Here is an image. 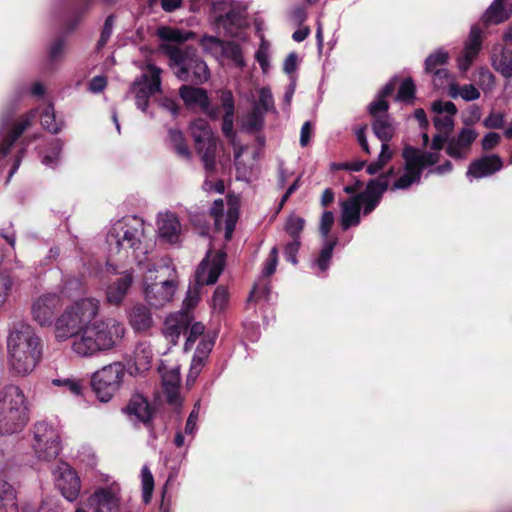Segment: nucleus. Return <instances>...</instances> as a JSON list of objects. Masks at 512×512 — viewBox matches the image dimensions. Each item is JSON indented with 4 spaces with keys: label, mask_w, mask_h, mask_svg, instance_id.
I'll list each match as a JSON object with an SVG mask.
<instances>
[{
    "label": "nucleus",
    "mask_w": 512,
    "mask_h": 512,
    "mask_svg": "<svg viewBox=\"0 0 512 512\" xmlns=\"http://www.w3.org/2000/svg\"><path fill=\"white\" fill-rule=\"evenodd\" d=\"M205 327L202 323L196 322L194 323L186 332H188V336L185 343V348L188 349L193 345L198 336L204 333Z\"/></svg>",
    "instance_id": "64"
},
{
    "label": "nucleus",
    "mask_w": 512,
    "mask_h": 512,
    "mask_svg": "<svg viewBox=\"0 0 512 512\" xmlns=\"http://www.w3.org/2000/svg\"><path fill=\"white\" fill-rule=\"evenodd\" d=\"M190 133L206 171L213 172L217 142L208 122L204 119L194 120L190 125Z\"/></svg>",
    "instance_id": "10"
},
{
    "label": "nucleus",
    "mask_w": 512,
    "mask_h": 512,
    "mask_svg": "<svg viewBox=\"0 0 512 512\" xmlns=\"http://www.w3.org/2000/svg\"><path fill=\"white\" fill-rule=\"evenodd\" d=\"M179 94L187 107L198 108L212 119L219 118V109L210 106L209 97L204 89L184 85L179 89Z\"/></svg>",
    "instance_id": "17"
},
{
    "label": "nucleus",
    "mask_w": 512,
    "mask_h": 512,
    "mask_svg": "<svg viewBox=\"0 0 512 512\" xmlns=\"http://www.w3.org/2000/svg\"><path fill=\"white\" fill-rule=\"evenodd\" d=\"M238 220V211L235 208H229L226 216H225V239L230 240L234 229L236 222Z\"/></svg>",
    "instance_id": "58"
},
{
    "label": "nucleus",
    "mask_w": 512,
    "mask_h": 512,
    "mask_svg": "<svg viewBox=\"0 0 512 512\" xmlns=\"http://www.w3.org/2000/svg\"><path fill=\"white\" fill-rule=\"evenodd\" d=\"M35 452L41 460H51L57 457L60 451L59 436L52 426L45 422L35 425Z\"/></svg>",
    "instance_id": "11"
},
{
    "label": "nucleus",
    "mask_w": 512,
    "mask_h": 512,
    "mask_svg": "<svg viewBox=\"0 0 512 512\" xmlns=\"http://www.w3.org/2000/svg\"><path fill=\"white\" fill-rule=\"evenodd\" d=\"M169 144L178 157L184 160H190L191 151L188 148L182 132L178 130L169 131Z\"/></svg>",
    "instance_id": "39"
},
{
    "label": "nucleus",
    "mask_w": 512,
    "mask_h": 512,
    "mask_svg": "<svg viewBox=\"0 0 512 512\" xmlns=\"http://www.w3.org/2000/svg\"><path fill=\"white\" fill-rule=\"evenodd\" d=\"M433 74V84L436 88H444L445 86L451 89V85H456L453 78L446 68H439L431 72Z\"/></svg>",
    "instance_id": "52"
},
{
    "label": "nucleus",
    "mask_w": 512,
    "mask_h": 512,
    "mask_svg": "<svg viewBox=\"0 0 512 512\" xmlns=\"http://www.w3.org/2000/svg\"><path fill=\"white\" fill-rule=\"evenodd\" d=\"M504 0H494L482 17L485 24H499L509 18L512 13V3L503 4Z\"/></svg>",
    "instance_id": "34"
},
{
    "label": "nucleus",
    "mask_w": 512,
    "mask_h": 512,
    "mask_svg": "<svg viewBox=\"0 0 512 512\" xmlns=\"http://www.w3.org/2000/svg\"><path fill=\"white\" fill-rule=\"evenodd\" d=\"M128 319L135 331H146L153 326L151 312L143 304L134 305L129 311Z\"/></svg>",
    "instance_id": "32"
},
{
    "label": "nucleus",
    "mask_w": 512,
    "mask_h": 512,
    "mask_svg": "<svg viewBox=\"0 0 512 512\" xmlns=\"http://www.w3.org/2000/svg\"><path fill=\"white\" fill-rule=\"evenodd\" d=\"M54 476L63 497L69 502L75 501L81 489L77 473L67 463L62 462L55 469Z\"/></svg>",
    "instance_id": "15"
},
{
    "label": "nucleus",
    "mask_w": 512,
    "mask_h": 512,
    "mask_svg": "<svg viewBox=\"0 0 512 512\" xmlns=\"http://www.w3.org/2000/svg\"><path fill=\"white\" fill-rule=\"evenodd\" d=\"M12 285L13 280L11 276L6 273H0V307L6 302Z\"/></svg>",
    "instance_id": "60"
},
{
    "label": "nucleus",
    "mask_w": 512,
    "mask_h": 512,
    "mask_svg": "<svg viewBox=\"0 0 512 512\" xmlns=\"http://www.w3.org/2000/svg\"><path fill=\"white\" fill-rule=\"evenodd\" d=\"M28 420V404L23 391L14 385L0 390V433L21 431Z\"/></svg>",
    "instance_id": "6"
},
{
    "label": "nucleus",
    "mask_w": 512,
    "mask_h": 512,
    "mask_svg": "<svg viewBox=\"0 0 512 512\" xmlns=\"http://www.w3.org/2000/svg\"><path fill=\"white\" fill-rule=\"evenodd\" d=\"M483 125L489 129H500L504 125V114L501 112H491L483 121Z\"/></svg>",
    "instance_id": "62"
},
{
    "label": "nucleus",
    "mask_w": 512,
    "mask_h": 512,
    "mask_svg": "<svg viewBox=\"0 0 512 512\" xmlns=\"http://www.w3.org/2000/svg\"><path fill=\"white\" fill-rule=\"evenodd\" d=\"M264 113L260 107H253V110L248 115L245 121V128L248 131H257L262 128L264 123Z\"/></svg>",
    "instance_id": "51"
},
{
    "label": "nucleus",
    "mask_w": 512,
    "mask_h": 512,
    "mask_svg": "<svg viewBox=\"0 0 512 512\" xmlns=\"http://www.w3.org/2000/svg\"><path fill=\"white\" fill-rule=\"evenodd\" d=\"M337 244V239L334 238L332 240H325V243L318 255V257L314 260L313 266L317 267L320 272H325L332 258L333 250Z\"/></svg>",
    "instance_id": "40"
},
{
    "label": "nucleus",
    "mask_w": 512,
    "mask_h": 512,
    "mask_svg": "<svg viewBox=\"0 0 512 512\" xmlns=\"http://www.w3.org/2000/svg\"><path fill=\"white\" fill-rule=\"evenodd\" d=\"M190 319L187 313H178L166 318L164 335L175 344L181 333H186Z\"/></svg>",
    "instance_id": "29"
},
{
    "label": "nucleus",
    "mask_w": 512,
    "mask_h": 512,
    "mask_svg": "<svg viewBox=\"0 0 512 512\" xmlns=\"http://www.w3.org/2000/svg\"><path fill=\"white\" fill-rule=\"evenodd\" d=\"M375 136L382 142H389L395 132L393 121L387 114L375 118L372 125Z\"/></svg>",
    "instance_id": "35"
},
{
    "label": "nucleus",
    "mask_w": 512,
    "mask_h": 512,
    "mask_svg": "<svg viewBox=\"0 0 512 512\" xmlns=\"http://www.w3.org/2000/svg\"><path fill=\"white\" fill-rule=\"evenodd\" d=\"M41 124L43 128L51 133H58L61 130V125L55 119L54 108L52 105H47L41 113Z\"/></svg>",
    "instance_id": "49"
},
{
    "label": "nucleus",
    "mask_w": 512,
    "mask_h": 512,
    "mask_svg": "<svg viewBox=\"0 0 512 512\" xmlns=\"http://www.w3.org/2000/svg\"><path fill=\"white\" fill-rule=\"evenodd\" d=\"M434 127L440 133H450L454 128L457 107L451 101H434L431 107Z\"/></svg>",
    "instance_id": "18"
},
{
    "label": "nucleus",
    "mask_w": 512,
    "mask_h": 512,
    "mask_svg": "<svg viewBox=\"0 0 512 512\" xmlns=\"http://www.w3.org/2000/svg\"><path fill=\"white\" fill-rule=\"evenodd\" d=\"M63 143L60 140H55L51 143L49 151L43 156L42 163L46 166H55L60 158L62 152Z\"/></svg>",
    "instance_id": "50"
},
{
    "label": "nucleus",
    "mask_w": 512,
    "mask_h": 512,
    "mask_svg": "<svg viewBox=\"0 0 512 512\" xmlns=\"http://www.w3.org/2000/svg\"><path fill=\"white\" fill-rule=\"evenodd\" d=\"M502 167L503 162L498 155H486L471 162L466 175L472 181V179L488 177L500 171Z\"/></svg>",
    "instance_id": "22"
},
{
    "label": "nucleus",
    "mask_w": 512,
    "mask_h": 512,
    "mask_svg": "<svg viewBox=\"0 0 512 512\" xmlns=\"http://www.w3.org/2000/svg\"><path fill=\"white\" fill-rule=\"evenodd\" d=\"M157 231L159 237L167 243L176 244L180 241L181 225L177 216L171 212L158 215Z\"/></svg>",
    "instance_id": "23"
},
{
    "label": "nucleus",
    "mask_w": 512,
    "mask_h": 512,
    "mask_svg": "<svg viewBox=\"0 0 512 512\" xmlns=\"http://www.w3.org/2000/svg\"><path fill=\"white\" fill-rule=\"evenodd\" d=\"M121 489L118 484L96 489L87 500L90 512H117L120 508Z\"/></svg>",
    "instance_id": "12"
},
{
    "label": "nucleus",
    "mask_w": 512,
    "mask_h": 512,
    "mask_svg": "<svg viewBox=\"0 0 512 512\" xmlns=\"http://www.w3.org/2000/svg\"><path fill=\"white\" fill-rule=\"evenodd\" d=\"M125 376V367L120 362L104 366L92 375V388L101 402H108L120 388Z\"/></svg>",
    "instance_id": "9"
},
{
    "label": "nucleus",
    "mask_w": 512,
    "mask_h": 512,
    "mask_svg": "<svg viewBox=\"0 0 512 512\" xmlns=\"http://www.w3.org/2000/svg\"><path fill=\"white\" fill-rule=\"evenodd\" d=\"M256 107H260L263 112L274 110L272 93L268 88L263 87L259 90V103Z\"/></svg>",
    "instance_id": "57"
},
{
    "label": "nucleus",
    "mask_w": 512,
    "mask_h": 512,
    "mask_svg": "<svg viewBox=\"0 0 512 512\" xmlns=\"http://www.w3.org/2000/svg\"><path fill=\"white\" fill-rule=\"evenodd\" d=\"M142 498L145 504L149 503L154 490V477L147 465L141 470Z\"/></svg>",
    "instance_id": "44"
},
{
    "label": "nucleus",
    "mask_w": 512,
    "mask_h": 512,
    "mask_svg": "<svg viewBox=\"0 0 512 512\" xmlns=\"http://www.w3.org/2000/svg\"><path fill=\"white\" fill-rule=\"evenodd\" d=\"M83 291V283L77 278H69L62 285L60 296L70 298Z\"/></svg>",
    "instance_id": "53"
},
{
    "label": "nucleus",
    "mask_w": 512,
    "mask_h": 512,
    "mask_svg": "<svg viewBox=\"0 0 512 512\" xmlns=\"http://www.w3.org/2000/svg\"><path fill=\"white\" fill-rule=\"evenodd\" d=\"M52 384L64 388L65 391L75 396L82 395L84 389L83 380L76 377L55 378L52 380Z\"/></svg>",
    "instance_id": "43"
},
{
    "label": "nucleus",
    "mask_w": 512,
    "mask_h": 512,
    "mask_svg": "<svg viewBox=\"0 0 512 512\" xmlns=\"http://www.w3.org/2000/svg\"><path fill=\"white\" fill-rule=\"evenodd\" d=\"M129 419L133 422L147 424L152 418V409L147 400L139 394L132 396L125 408Z\"/></svg>",
    "instance_id": "25"
},
{
    "label": "nucleus",
    "mask_w": 512,
    "mask_h": 512,
    "mask_svg": "<svg viewBox=\"0 0 512 512\" xmlns=\"http://www.w3.org/2000/svg\"><path fill=\"white\" fill-rule=\"evenodd\" d=\"M476 138L477 132L474 129L464 128L457 136L451 137L448 140L446 153L456 160L466 159Z\"/></svg>",
    "instance_id": "19"
},
{
    "label": "nucleus",
    "mask_w": 512,
    "mask_h": 512,
    "mask_svg": "<svg viewBox=\"0 0 512 512\" xmlns=\"http://www.w3.org/2000/svg\"><path fill=\"white\" fill-rule=\"evenodd\" d=\"M37 116L36 110H30L17 123L5 122L0 127V159L5 157L14 142L31 126Z\"/></svg>",
    "instance_id": "13"
},
{
    "label": "nucleus",
    "mask_w": 512,
    "mask_h": 512,
    "mask_svg": "<svg viewBox=\"0 0 512 512\" xmlns=\"http://www.w3.org/2000/svg\"><path fill=\"white\" fill-rule=\"evenodd\" d=\"M113 25H114V16L109 15L104 23V26L101 31L100 38L97 42V49L101 50L109 41L112 31H113Z\"/></svg>",
    "instance_id": "56"
},
{
    "label": "nucleus",
    "mask_w": 512,
    "mask_h": 512,
    "mask_svg": "<svg viewBox=\"0 0 512 512\" xmlns=\"http://www.w3.org/2000/svg\"><path fill=\"white\" fill-rule=\"evenodd\" d=\"M269 49L270 44L266 40L262 39L255 54V57L263 72H267L269 69Z\"/></svg>",
    "instance_id": "54"
},
{
    "label": "nucleus",
    "mask_w": 512,
    "mask_h": 512,
    "mask_svg": "<svg viewBox=\"0 0 512 512\" xmlns=\"http://www.w3.org/2000/svg\"><path fill=\"white\" fill-rule=\"evenodd\" d=\"M171 65L176 66V77L184 82L202 84L210 78V71L205 61L197 55L192 46L168 44L164 47Z\"/></svg>",
    "instance_id": "7"
},
{
    "label": "nucleus",
    "mask_w": 512,
    "mask_h": 512,
    "mask_svg": "<svg viewBox=\"0 0 512 512\" xmlns=\"http://www.w3.org/2000/svg\"><path fill=\"white\" fill-rule=\"evenodd\" d=\"M415 93L414 82L408 78L404 80L399 88L397 99L401 101H409L413 99Z\"/></svg>",
    "instance_id": "59"
},
{
    "label": "nucleus",
    "mask_w": 512,
    "mask_h": 512,
    "mask_svg": "<svg viewBox=\"0 0 512 512\" xmlns=\"http://www.w3.org/2000/svg\"><path fill=\"white\" fill-rule=\"evenodd\" d=\"M305 225V220L295 214L290 215L285 223L284 230L293 239H299Z\"/></svg>",
    "instance_id": "48"
},
{
    "label": "nucleus",
    "mask_w": 512,
    "mask_h": 512,
    "mask_svg": "<svg viewBox=\"0 0 512 512\" xmlns=\"http://www.w3.org/2000/svg\"><path fill=\"white\" fill-rule=\"evenodd\" d=\"M41 338L29 324L14 323L7 336V359L10 371L16 376L31 374L42 357Z\"/></svg>",
    "instance_id": "2"
},
{
    "label": "nucleus",
    "mask_w": 512,
    "mask_h": 512,
    "mask_svg": "<svg viewBox=\"0 0 512 512\" xmlns=\"http://www.w3.org/2000/svg\"><path fill=\"white\" fill-rule=\"evenodd\" d=\"M341 208V226L344 230L360 223V197L355 195L343 201Z\"/></svg>",
    "instance_id": "28"
},
{
    "label": "nucleus",
    "mask_w": 512,
    "mask_h": 512,
    "mask_svg": "<svg viewBox=\"0 0 512 512\" xmlns=\"http://www.w3.org/2000/svg\"><path fill=\"white\" fill-rule=\"evenodd\" d=\"M62 306L60 294L47 292L36 298L32 304L33 319L41 326L52 324L55 312Z\"/></svg>",
    "instance_id": "14"
},
{
    "label": "nucleus",
    "mask_w": 512,
    "mask_h": 512,
    "mask_svg": "<svg viewBox=\"0 0 512 512\" xmlns=\"http://www.w3.org/2000/svg\"><path fill=\"white\" fill-rule=\"evenodd\" d=\"M482 46V31L478 26H472L465 47L457 58L460 71L466 72L477 58Z\"/></svg>",
    "instance_id": "20"
},
{
    "label": "nucleus",
    "mask_w": 512,
    "mask_h": 512,
    "mask_svg": "<svg viewBox=\"0 0 512 512\" xmlns=\"http://www.w3.org/2000/svg\"><path fill=\"white\" fill-rule=\"evenodd\" d=\"M224 44V41L214 36H203L200 40L203 51L219 61L222 60Z\"/></svg>",
    "instance_id": "41"
},
{
    "label": "nucleus",
    "mask_w": 512,
    "mask_h": 512,
    "mask_svg": "<svg viewBox=\"0 0 512 512\" xmlns=\"http://www.w3.org/2000/svg\"><path fill=\"white\" fill-rule=\"evenodd\" d=\"M162 385L166 399L168 403L175 407L181 406V397L179 394L180 386V371L179 368L175 367L169 370H165L162 373Z\"/></svg>",
    "instance_id": "24"
},
{
    "label": "nucleus",
    "mask_w": 512,
    "mask_h": 512,
    "mask_svg": "<svg viewBox=\"0 0 512 512\" xmlns=\"http://www.w3.org/2000/svg\"><path fill=\"white\" fill-rule=\"evenodd\" d=\"M245 147H239L235 151V166L237 180L244 182H251L257 174V167L255 165L256 154L254 153L247 162L241 159Z\"/></svg>",
    "instance_id": "30"
},
{
    "label": "nucleus",
    "mask_w": 512,
    "mask_h": 512,
    "mask_svg": "<svg viewBox=\"0 0 512 512\" xmlns=\"http://www.w3.org/2000/svg\"><path fill=\"white\" fill-rule=\"evenodd\" d=\"M478 83L484 91H490L495 85V76L486 67L478 69Z\"/></svg>",
    "instance_id": "55"
},
{
    "label": "nucleus",
    "mask_w": 512,
    "mask_h": 512,
    "mask_svg": "<svg viewBox=\"0 0 512 512\" xmlns=\"http://www.w3.org/2000/svg\"><path fill=\"white\" fill-rule=\"evenodd\" d=\"M392 156L393 151L390 149L388 142L382 143L378 158L367 166V173L370 175L377 174L392 159Z\"/></svg>",
    "instance_id": "42"
},
{
    "label": "nucleus",
    "mask_w": 512,
    "mask_h": 512,
    "mask_svg": "<svg viewBox=\"0 0 512 512\" xmlns=\"http://www.w3.org/2000/svg\"><path fill=\"white\" fill-rule=\"evenodd\" d=\"M277 262H278V249H277V247H273L270 251L269 258L263 267L262 275L265 277L272 275L276 270Z\"/></svg>",
    "instance_id": "63"
},
{
    "label": "nucleus",
    "mask_w": 512,
    "mask_h": 512,
    "mask_svg": "<svg viewBox=\"0 0 512 512\" xmlns=\"http://www.w3.org/2000/svg\"><path fill=\"white\" fill-rule=\"evenodd\" d=\"M133 283V275L129 271H124L119 276L110 281L105 289L106 302L112 306H119L125 299Z\"/></svg>",
    "instance_id": "21"
},
{
    "label": "nucleus",
    "mask_w": 512,
    "mask_h": 512,
    "mask_svg": "<svg viewBox=\"0 0 512 512\" xmlns=\"http://www.w3.org/2000/svg\"><path fill=\"white\" fill-rule=\"evenodd\" d=\"M449 95L453 98L461 96V98L465 101H474L480 97V92L472 84L464 85L461 88H459L457 85H451Z\"/></svg>",
    "instance_id": "46"
},
{
    "label": "nucleus",
    "mask_w": 512,
    "mask_h": 512,
    "mask_svg": "<svg viewBox=\"0 0 512 512\" xmlns=\"http://www.w3.org/2000/svg\"><path fill=\"white\" fill-rule=\"evenodd\" d=\"M228 301V292L225 287L219 286L216 288L213 297L212 304L214 309L223 310Z\"/></svg>",
    "instance_id": "61"
},
{
    "label": "nucleus",
    "mask_w": 512,
    "mask_h": 512,
    "mask_svg": "<svg viewBox=\"0 0 512 512\" xmlns=\"http://www.w3.org/2000/svg\"><path fill=\"white\" fill-rule=\"evenodd\" d=\"M230 59L237 67L245 65L240 46L232 41L225 42L222 59Z\"/></svg>",
    "instance_id": "45"
},
{
    "label": "nucleus",
    "mask_w": 512,
    "mask_h": 512,
    "mask_svg": "<svg viewBox=\"0 0 512 512\" xmlns=\"http://www.w3.org/2000/svg\"><path fill=\"white\" fill-rule=\"evenodd\" d=\"M0 512H18L14 488L0 480Z\"/></svg>",
    "instance_id": "37"
},
{
    "label": "nucleus",
    "mask_w": 512,
    "mask_h": 512,
    "mask_svg": "<svg viewBox=\"0 0 512 512\" xmlns=\"http://www.w3.org/2000/svg\"><path fill=\"white\" fill-rule=\"evenodd\" d=\"M394 175V169L391 168L386 174L379 176L377 179L370 180L366 190L358 194L360 198H371L380 202L383 193L389 187V177Z\"/></svg>",
    "instance_id": "33"
},
{
    "label": "nucleus",
    "mask_w": 512,
    "mask_h": 512,
    "mask_svg": "<svg viewBox=\"0 0 512 512\" xmlns=\"http://www.w3.org/2000/svg\"><path fill=\"white\" fill-rule=\"evenodd\" d=\"M213 8L215 13H217L218 10L225 11L224 15H217V21L226 29H229V26L241 27L243 25L244 18L242 13L239 9L233 7L230 3L224 1L218 2L214 4Z\"/></svg>",
    "instance_id": "31"
},
{
    "label": "nucleus",
    "mask_w": 512,
    "mask_h": 512,
    "mask_svg": "<svg viewBox=\"0 0 512 512\" xmlns=\"http://www.w3.org/2000/svg\"><path fill=\"white\" fill-rule=\"evenodd\" d=\"M143 285L148 303L154 307L164 306L172 300L178 285L175 267L169 263L149 267Z\"/></svg>",
    "instance_id": "5"
},
{
    "label": "nucleus",
    "mask_w": 512,
    "mask_h": 512,
    "mask_svg": "<svg viewBox=\"0 0 512 512\" xmlns=\"http://www.w3.org/2000/svg\"><path fill=\"white\" fill-rule=\"evenodd\" d=\"M491 65L504 78L512 77V49L494 47L490 55Z\"/></svg>",
    "instance_id": "27"
},
{
    "label": "nucleus",
    "mask_w": 512,
    "mask_h": 512,
    "mask_svg": "<svg viewBox=\"0 0 512 512\" xmlns=\"http://www.w3.org/2000/svg\"><path fill=\"white\" fill-rule=\"evenodd\" d=\"M158 36L164 41L182 43L193 39L195 33L172 27H161L158 29Z\"/></svg>",
    "instance_id": "38"
},
{
    "label": "nucleus",
    "mask_w": 512,
    "mask_h": 512,
    "mask_svg": "<svg viewBox=\"0 0 512 512\" xmlns=\"http://www.w3.org/2000/svg\"><path fill=\"white\" fill-rule=\"evenodd\" d=\"M146 225L137 216H126L112 224L106 242L110 256L128 258L143 265L148 247L145 244Z\"/></svg>",
    "instance_id": "3"
},
{
    "label": "nucleus",
    "mask_w": 512,
    "mask_h": 512,
    "mask_svg": "<svg viewBox=\"0 0 512 512\" xmlns=\"http://www.w3.org/2000/svg\"><path fill=\"white\" fill-rule=\"evenodd\" d=\"M101 302L96 297L76 300L55 319L54 335L59 342L73 338L71 349L82 358H91L116 348L126 328L114 318L99 319Z\"/></svg>",
    "instance_id": "1"
},
{
    "label": "nucleus",
    "mask_w": 512,
    "mask_h": 512,
    "mask_svg": "<svg viewBox=\"0 0 512 512\" xmlns=\"http://www.w3.org/2000/svg\"><path fill=\"white\" fill-rule=\"evenodd\" d=\"M448 59V52L444 49H438L427 57L425 61V72L430 73L437 70V67L446 64Z\"/></svg>",
    "instance_id": "47"
},
{
    "label": "nucleus",
    "mask_w": 512,
    "mask_h": 512,
    "mask_svg": "<svg viewBox=\"0 0 512 512\" xmlns=\"http://www.w3.org/2000/svg\"><path fill=\"white\" fill-rule=\"evenodd\" d=\"M444 133L435 135L431 148L434 152H420L413 147H405L402 156L405 161L404 174L400 176L391 186V190L407 189L412 184H418L423 169L434 165L439 160V151L446 141Z\"/></svg>",
    "instance_id": "4"
},
{
    "label": "nucleus",
    "mask_w": 512,
    "mask_h": 512,
    "mask_svg": "<svg viewBox=\"0 0 512 512\" xmlns=\"http://www.w3.org/2000/svg\"><path fill=\"white\" fill-rule=\"evenodd\" d=\"M153 360V351L148 342H140L134 350V364L138 372L147 371Z\"/></svg>",
    "instance_id": "36"
},
{
    "label": "nucleus",
    "mask_w": 512,
    "mask_h": 512,
    "mask_svg": "<svg viewBox=\"0 0 512 512\" xmlns=\"http://www.w3.org/2000/svg\"><path fill=\"white\" fill-rule=\"evenodd\" d=\"M161 72L160 68L148 63L130 87L129 94L134 95L137 108L143 112L147 111L149 98L161 89Z\"/></svg>",
    "instance_id": "8"
},
{
    "label": "nucleus",
    "mask_w": 512,
    "mask_h": 512,
    "mask_svg": "<svg viewBox=\"0 0 512 512\" xmlns=\"http://www.w3.org/2000/svg\"><path fill=\"white\" fill-rule=\"evenodd\" d=\"M225 263V254L208 252L206 258L202 260L196 271V284L198 286L212 285L216 283L223 271Z\"/></svg>",
    "instance_id": "16"
},
{
    "label": "nucleus",
    "mask_w": 512,
    "mask_h": 512,
    "mask_svg": "<svg viewBox=\"0 0 512 512\" xmlns=\"http://www.w3.org/2000/svg\"><path fill=\"white\" fill-rule=\"evenodd\" d=\"M219 99L224 110L222 131L227 138L232 140L235 137L233 130L235 111L234 97L230 90H221Z\"/></svg>",
    "instance_id": "26"
}]
</instances>
